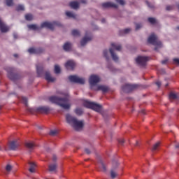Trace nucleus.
Masks as SVG:
<instances>
[{
    "label": "nucleus",
    "instance_id": "e2e57ef3",
    "mask_svg": "<svg viewBox=\"0 0 179 179\" xmlns=\"http://www.w3.org/2000/svg\"><path fill=\"white\" fill-rule=\"evenodd\" d=\"M0 150H2V147L0 146Z\"/></svg>",
    "mask_w": 179,
    "mask_h": 179
},
{
    "label": "nucleus",
    "instance_id": "49530a36",
    "mask_svg": "<svg viewBox=\"0 0 179 179\" xmlns=\"http://www.w3.org/2000/svg\"><path fill=\"white\" fill-rule=\"evenodd\" d=\"M148 8H151L152 9H153V8H155V5L151 4L150 3H149V1H145Z\"/></svg>",
    "mask_w": 179,
    "mask_h": 179
},
{
    "label": "nucleus",
    "instance_id": "864d4df0",
    "mask_svg": "<svg viewBox=\"0 0 179 179\" xmlns=\"http://www.w3.org/2000/svg\"><path fill=\"white\" fill-rule=\"evenodd\" d=\"M171 9H173V6H166V10H171Z\"/></svg>",
    "mask_w": 179,
    "mask_h": 179
},
{
    "label": "nucleus",
    "instance_id": "4be33fe9",
    "mask_svg": "<svg viewBox=\"0 0 179 179\" xmlns=\"http://www.w3.org/2000/svg\"><path fill=\"white\" fill-rule=\"evenodd\" d=\"M94 90H101L103 93H106V92H108V87L105 85H99Z\"/></svg>",
    "mask_w": 179,
    "mask_h": 179
},
{
    "label": "nucleus",
    "instance_id": "393cba45",
    "mask_svg": "<svg viewBox=\"0 0 179 179\" xmlns=\"http://www.w3.org/2000/svg\"><path fill=\"white\" fill-rule=\"evenodd\" d=\"M29 164L30 166L29 171L30 173H35V171H36V164H34V162H29Z\"/></svg>",
    "mask_w": 179,
    "mask_h": 179
},
{
    "label": "nucleus",
    "instance_id": "ddd939ff",
    "mask_svg": "<svg viewBox=\"0 0 179 179\" xmlns=\"http://www.w3.org/2000/svg\"><path fill=\"white\" fill-rule=\"evenodd\" d=\"M19 146H20V143L17 141H13L9 143L10 150H16Z\"/></svg>",
    "mask_w": 179,
    "mask_h": 179
},
{
    "label": "nucleus",
    "instance_id": "f03ea898",
    "mask_svg": "<svg viewBox=\"0 0 179 179\" xmlns=\"http://www.w3.org/2000/svg\"><path fill=\"white\" fill-rule=\"evenodd\" d=\"M66 120L68 124L71 125V127L76 129V131H80V129L83 128V121H79L76 117H74L69 114L66 115Z\"/></svg>",
    "mask_w": 179,
    "mask_h": 179
},
{
    "label": "nucleus",
    "instance_id": "a878e982",
    "mask_svg": "<svg viewBox=\"0 0 179 179\" xmlns=\"http://www.w3.org/2000/svg\"><path fill=\"white\" fill-rule=\"evenodd\" d=\"M44 69L41 66H36V72L38 73V76H41L43 75Z\"/></svg>",
    "mask_w": 179,
    "mask_h": 179
},
{
    "label": "nucleus",
    "instance_id": "39448f33",
    "mask_svg": "<svg viewBox=\"0 0 179 179\" xmlns=\"http://www.w3.org/2000/svg\"><path fill=\"white\" fill-rule=\"evenodd\" d=\"M8 73V78L13 80V82H16V80L20 79V75L15 73V69L11 67H6L5 69Z\"/></svg>",
    "mask_w": 179,
    "mask_h": 179
},
{
    "label": "nucleus",
    "instance_id": "20e7f679",
    "mask_svg": "<svg viewBox=\"0 0 179 179\" xmlns=\"http://www.w3.org/2000/svg\"><path fill=\"white\" fill-rule=\"evenodd\" d=\"M83 106L84 107L91 108V110H94V111H96L97 113H100V111H101V105L97 104L94 102L85 101L83 103Z\"/></svg>",
    "mask_w": 179,
    "mask_h": 179
},
{
    "label": "nucleus",
    "instance_id": "2eb2a0df",
    "mask_svg": "<svg viewBox=\"0 0 179 179\" xmlns=\"http://www.w3.org/2000/svg\"><path fill=\"white\" fill-rule=\"evenodd\" d=\"M44 52V50L41 48H30L28 50V52H29V54H41Z\"/></svg>",
    "mask_w": 179,
    "mask_h": 179
},
{
    "label": "nucleus",
    "instance_id": "de8ad7c7",
    "mask_svg": "<svg viewBox=\"0 0 179 179\" xmlns=\"http://www.w3.org/2000/svg\"><path fill=\"white\" fill-rule=\"evenodd\" d=\"M142 27V24H136V30H139Z\"/></svg>",
    "mask_w": 179,
    "mask_h": 179
},
{
    "label": "nucleus",
    "instance_id": "423d86ee",
    "mask_svg": "<svg viewBox=\"0 0 179 179\" xmlns=\"http://www.w3.org/2000/svg\"><path fill=\"white\" fill-rule=\"evenodd\" d=\"M111 47L112 48L109 49L111 57H112L113 61H115V62H117L118 56H117V55L115 53H114V50H116V51H121V48H122V47L121 46V45H117L114 43H111Z\"/></svg>",
    "mask_w": 179,
    "mask_h": 179
},
{
    "label": "nucleus",
    "instance_id": "b1692460",
    "mask_svg": "<svg viewBox=\"0 0 179 179\" xmlns=\"http://www.w3.org/2000/svg\"><path fill=\"white\" fill-rule=\"evenodd\" d=\"M69 6L72 9H78L79 2H78V1H71V2L69 3Z\"/></svg>",
    "mask_w": 179,
    "mask_h": 179
},
{
    "label": "nucleus",
    "instance_id": "0e129e2a",
    "mask_svg": "<svg viewBox=\"0 0 179 179\" xmlns=\"http://www.w3.org/2000/svg\"><path fill=\"white\" fill-rule=\"evenodd\" d=\"M167 86H169V84H166V87H167Z\"/></svg>",
    "mask_w": 179,
    "mask_h": 179
},
{
    "label": "nucleus",
    "instance_id": "6ab92c4d",
    "mask_svg": "<svg viewBox=\"0 0 179 179\" xmlns=\"http://www.w3.org/2000/svg\"><path fill=\"white\" fill-rule=\"evenodd\" d=\"M92 38H93L92 36L84 37L80 41V44L82 45V47H85V45H86V44H87V43H89V41H92Z\"/></svg>",
    "mask_w": 179,
    "mask_h": 179
},
{
    "label": "nucleus",
    "instance_id": "c756f323",
    "mask_svg": "<svg viewBox=\"0 0 179 179\" xmlns=\"http://www.w3.org/2000/svg\"><path fill=\"white\" fill-rule=\"evenodd\" d=\"M57 170V164H52L49 165V171H56Z\"/></svg>",
    "mask_w": 179,
    "mask_h": 179
},
{
    "label": "nucleus",
    "instance_id": "473e14b6",
    "mask_svg": "<svg viewBox=\"0 0 179 179\" xmlns=\"http://www.w3.org/2000/svg\"><path fill=\"white\" fill-rule=\"evenodd\" d=\"M71 34L72 36H73L74 37H76L78 36H80V32H79L78 30L77 29H73L72 31H71Z\"/></svg>",
    "mask_w": 179,
    "mask_h": 179
},
{
    "label": "nucleus",
    "instance_id": "c03bdc74",
    "mask_svg": "<svg viewBox=\"0 0 179 179\" xmlns=\"http://www.w3.org/2000/svg\"><path fill=\"white\" fill-rule=\"evenodd\" d=\"M117 3H120V5H125V1L124 0H115Z\"/></svg>",
    "mask_w": 179,
    "mask_h": 179
},
{
    "label": "nucleus",
    "instance_id": "72a5a7b5",
    "mask_svg": "<svg viewBox=\"0 0 179 179\" xmlns=\"http://www.w3.org/2000/svg\"><path fill=\"white\" fill-rule=\"evenodd\" d=\"M28 28L31 30H38V29H40V27H37L36 24H29Z\"/></svg>",
    "mask_w": 179,
    "mask_h": 179
},
{
    "label": "nucleus",
    "instance_id": "09e8293b",
    "mask_svg": "<svg viewBox=\"0 0 179 179\" xmlns=\"http://www.w3.org/2000/svg\"><path fill=\"white\" fill-rule=\"evenodd\" d=\"M28 110L29 111V113H31V114H34V112L36 111V109L33 108H30L28 109Z\"/></svg>",
    "mask_w": 179,
    "mask_h": 179
},
{
    "label": "nucleus",
    "instance_id": "a19ab883",
    "mask_svg": "<svg viewBox=\"0 0 179 179\" xmlns=\"http://www.w3.org/2000/svg\"><path fill=\"white\" fill-rule=\"evenodd\" d=\"M148 22L150 23H151V24H155V23H156V19H155L153 17H149L148 18Z\"/></svg>",
    "mask_w": 179,
    "mask_h": 179
},
{
    "label": "nucleus",
    "instance_id": "bb28decb",
    "mask_svg": "<svg viewBox=\"0 0 179 179\" xmlns=\"http://www.w3.org/2000/svg\"><path fill=\"white\" fill-rule=\"evenodd\" d=\"M25 146L28 149L33 150L34 148V146H36V145L33 142H27L25 143Z\"/></svg>",
    "mask_w": 179,
    "mask_h": 179
},
{
    "label": "nucleus",
    "instance_id": "c85d7f7f",
    "mask_svg": "<svg viewBox=\"0 0 179 179\" xmlns=\"http://www.w3.org/2000/svg\"><path fill=\"white\" fill-rule=\"evenodd\" d=\"M66 15L68 16V17H72L73 19H76V15L73 13L72 12L66 11Z\"/></svg>",
    "mask_w": 179,
    "mask_h": 179
},
{
    "label": "nucleus",
    "instance_id": "4c0bfd02",
    "mask_svg": "<svg viewBox=\"0 0 179 179\" xmlns=\"http://www.w3.org/2000/svg\"><path fill=\"white\" fill-rule=\"evenodd\" d=\"M25 19H26V20H29V21L33 20V15H31V14L25 15Z\"/></svg>",
    "mask_w": 179,
    "mask_h": 179
},
{
    "label": "nucleus",
    "instance_id": "c9c22d12",
    "mask_svg": "<svg viewBox=\"0 0 179 179\" xmlns=\"http://www.w3.org/2000/svg\"><path fill=\"white\" fill-rule=\"evenodd\" d=\"M103 57L106 59V61H108V59H110V57H108V50H103Z\"/></svg>",
    "mask_w": 179,
    "mask_h": 179
},
{
    "label": "nucleus",
    "instance_id": "680f3d73",
    "mask_svg": "<svg viewBox=\"0 0 179 179\" xmlns=\"http://www.w3.org/2000/svg\"><path fill=\"white\" fill-rule=\"evenodd\" d=\"M176 149H178V148H179V144H177V145H176Z\"/></svg>",
    "mask_w": 179,
    "mask_h": 179
},
{
    "label": "nucleus",
    "instance_id": "ea45409f",
    "mask_svg": "<svg viewBox=\"0 0 179 179\" xmlns=\"http://www.w3.org/2000/svg\"><path fill=\"white\" fill-rule=\"evenodd\" d=\"M7 6H12L13 5V0H6Z\"/></svg>",
    "mask_w": 179,
    "mask_h": 179
},
{
    "label": "nucleus",
    "instance_id": "dca6fc26",
    "mask_svg": "<svg viewBox=\"0 0 179 179\" xmlns=\"http://www.w3.org/2000/svg\"><path fill=\"white\" fill-rule=\"evenodd\" d=\"M76 65V64H75V62H73V60H69L65 64V67L66 68V69H71V71H73Z\"/></svg>",
    "mask_w": 179,
    "mask_h": 179
},
{
    "label": "nucleus",
    "instance_id": "3c124183",
    "mask_svg": "<svg viewBox=\"0 0 179 179\" xmlns=\"http://www.w3.org/2000/svg\"><path fill=\"white\" fill-rule=\"evenodd\" d=\"M120 145H124V143H125V141H124V139H120L118 141Z\"/></svg>",
    "mask_w": 179,
    "mask_h": 179
},
{
    "label": "nucleus",
    "instance_id": "603ef678",
    "mask_svg": "<svg viewBox=\"0 0 179 179\" xmlns=\"http://www.w3.org/2000/svg\"><path fill=\"white\" fill-rule=\"evenodd\" d=\"M155 84L158 87H160L162 86V83H160V81L156 82Z\"/></svg>",
    "mask_w": 179,
    "mask_h": 179
},
{
    "label": "nucleus",
    "instance_id": "bf43d9fd",
    "mask_svg": "<svg viewBox=\"0 0 179 179\" xmlns=\"http://www.w3.org/2000/svg\"><path fill=\"white\" fill-rule=\"evenodd\" d=\"M13 57H15V58H17V54H14Z\"/></svg>",
    "mask_w": 179,
    "mask_h": 179
},
{
    "label": "nucleus",
    "instance_id": "f3484780",
    "mask_svg": "<svg viewBox=\"0 0 179 179\" xmlns=\"http://www.w3.org/2000/svg\"><path fill=\"white\" fill-rule=\"evenodd\" d=\"M0 30L1 33H6V31H9V27L6 26L1 20H0Z\"/></svg>",
    "mask_w": 179,
    "mask_h": 179
},
{
    "label": "nucleus",
    "instance_id": "6e6d98bb",
    "mask_svg": "<svg viewBox=\"0 0 179 179\" xmlns=\"http://www.w3.org/2000/svg\"><path fill=\"white\" fill-rule=\"evenodd\" d=\"M167 61H169V60L165 59V60L162 61L161 62H162V65H165V64H167Z\"/></svg>",
    "mask_w": 179,
    "mask_h": 179
},
{
    "label": "nucleus",
    "instance_id": "69168bd1",
    "mask_svg": "<svg viewBox=\"0 0 179 179\" xmlns=\"http://www.w3.org/2000/svg\"><path fill=\"white\" fill-rule=\"evenodd\" d=\"M53 159L55 160V157H53Z\"/></svg>",
    "mask_w": 179,
    "mask_h": 179
},
{
    "label": "nucleus",
    "instance_id": "a211bd4d",
    "mask_svg": "<svg viewBox=\"0 0 179 179\" xmlns=\"http://www.w3.org/2000/svg\"><path fill=\"white\" fill-rule=\"evenodd\" d=\"M102 7L103 8H115V9H117L118 8V6L113 2H106L102 3Z\"/></svg>",
    "mask_w": 179,
    "mask_h": 179
},
{
    "label": "nucleus",
    "instance_id": "f704fd0d",
    "mask_svg": "<svg viewBox=\"0 0 179 179\" xmlns=\"http://www.w3.org/2000/svg\"><path fill=\"white\" fill-rule=\"evenodd\" d=\"M55 73L56 74L61 73V68H59V66L58 65L55 66Z\"/></svg>",
    "mask_w": 179,
    "mask_h": 179
},
{
    "label": "nucleus",
    "instance_id": "4d7b16f0",
    "mask_svg": "<svg viewBox=\"0 0 179 179\" xmlns=\"http://www.w3.org/2000/svg\"><path fill=\"white\" fill-rule=\"evenodd\" d=\"M80 2L81 3H86L87 1L86 0H81Z\"/></svg>",
    "mask_w": 179,
    "mask_h": 179
},
{
    "label": "nucleus",
    "instance_id": "f8f14e48",
    "mask_svg": "<svg viewBox=\"0 0 179 179\" xmlns=\"http://www.w3.org/2000/svg\"><path fill=\"white\" fill-rule=\"evenodd\" d=\"M112 166H113V169L110 170V177H111V178L114 179V178H115V177H117V176H118L117 172H115V171H114V169H117V167H118V166H120V163H118L117 161H113L112 162Z\"/></svg>",
    "mask_w": 179,
    "mask_h": 179
},
{
    "label": "nucleus",
    "instance_id": "cd10ccee",
    "mask_svg": "<svg viewBox=\"0 0 179 179\" xmlns=\"http://www.w3.org/2000/svg\"><path fill=\"white\" fill-rule=\"evenodd\" d=\"M131 31V29L127 28L124 30H120V36H123L124 34H128Z\"/></svg>",
    "mask_w": 179,
    "mask_h": 179
},
{
    "label": "nucleus",
    "instance_id": "5fc2aeb1",
    "mask_svg": "<svg viewBox=\"0 0 179 179\" xmlns=\"http://www.w3.org/2000/svg\"><path fill=\"white\" fill-rule=\"evenodd\" d=\"M85 153H87V155H90V150H89L88 148H86L85 150Z\"/></svg>",
    "mask_w": 179,
    "mask_h": 179
},
{
    "label": "nucleus",
    "instance_id": "e433bc0d",
    "mask_svg": "<svg viewBox=\"0 0 179 179\" xmlns=\"http://www.w3.org/2000/svg\"><path fill=\"white\" fill-rule=\"evenodd\" d=\"M169 99H171L172 100H176V99H178V96L175 93L171 92L169 94Z\"/></svg>",
    "mask_w": 179,
    "mask_h": 179
},
{
    "label": "nucleus",
    "instance_id": "79ce46f5",
    "mask_svg": "<svg viewBox=\"0 0 179 179\" xmlns=\"http://www.w3.org/2000/svg\"><path fill=\"white\" fill-rule=\"evenodd\" d=\"M58 134V131L57 130H51L50 132V135L52 136H54Z\"/></svg>",
    "mask_w": 179,
    "mask_h": 179
},
{
    "label": "nucleus",
    "instance_id": "052dcab7",
    "mask_svg": "<svg viewBox=\"0 0 179 179\" xmlns=\"http://www.w3.org/2000/svg\"><path fill=\"white\" fill-rule=\"evenodd\" d=\"M101 22H102V23H105L106 22V20L105 19H102Z\"/></svg>",
    "mask_w": 179,
    "mask_h": 179
},
{
    "label": "nucleus",
    "instance_id": "0eeeda50",
    "mask_svg": "<svg viewBox=\"0 0 179 179\" xmlns=\"http://www.w3.org/2000/svg\"><path fill=\"white\" fill-rule=\"evenodd\" d=\"M55 26H58L59 27L61 26V23L57 21H54L52 22H45L41 24V29L45 27L50 30H54V27H55Z\"/></svg>",
    "mask_w": 179,
    "mask_h": 179
},
{
    "label": "nucleus",
    "instance_id": "5701e85b",
    "mask_svg": "<svg viewBox=\"0 0 179 179\" xmlns=\"http://www.w3.org/2000/svg\"><path fill=\"white\" fill-rule=\"evenodd\" d=\"M99 170L100 171H103V173H106L107 171V167L103 161L99 162Z\"/></svg>",
    "mask_w": 179,
    "mask_h": 179
},
{
    "label": "nucleus",
    "instance_id": "338daca9",
    "mask_svg": "<svg viewBox=\"0 0 179 179\" xmlns=\"http://www.w3.org/2000/svg\"><path fill=\"white\" fill-rule=\"evenodd\" d=\"M178 30H179V27H177Z\"/></svg>",
    "mask_w": 179,
    "mask_h": 179
},
{
    "label": "nucleus",
    "instance_id": "58836bf2",
    "mask_svg": "<svg viewBox=\"0 0 179 179\" xmlns=\"http://www.w3.org/2000/svg\"><path fill=\"white\" fill-rule=\"evenodd\" d=\"M16 10H17V12L20 10H24V6L23 5H18L16 8Z\"/></svg>",
    "mask_w": 179,
    "mask_h": 179
},
{
    "label": "nucleus",
    "instance_id": "37998d69",
    "mask_svg": "<svg viewBox=\"0 0 179 179\" xmlns=\"http://www.w3.org/2000/svg\"><path fill=\"white\" fill-rule=\"evenodd\" d=\"M12 170V166L10 164H8L6 166V171L9 173V171H10Z\"/></svg>",
    "mask_w": 179,
    "mask_h": 179
},
{
    "label": "nucleus",
    "instance_id": "9b49d317",
    "mask_svg": "<svg viewBox=\"0 0 179 179\" xmlns=\"http://www.w3.org/2000/svg\"><path fill=\"white\" fill-rule=\"evenodd\" d=\"M89 82L91 86V89H93V86H96V85L100 82V77H99V76L92 75L90 77Z\"/></svg>",
    "mask_w": 179,
    "mask_h": 179
},
{
    "label": "nucleus",
    "instance_id": "4468645a",
    "mask_svg": "<svg viewBox=\"0 0 179 179\" xmlns=\"http://www.w3.org/2000/svg\"><path fill=\"white\" fill-rule=\"evenodd\" d=\"M36 113H41L42 114H47L50 113V108L47 106H41L36 109Z\"/></svg>",
    "mask_w": 179,
    "mask_h": 179
},
{
    "label": "nucleus",
    "instance_id": "aec40b11",
    "mask_svg": "<svg viewBox=\"0 0 179 179\" xmlns=\"http://www.w3.org/2000/svg\"><path fill=\"white\" fill-rule=\"evenodd\" d=\"M45 79H46L48 82H55V78H52L48 71L45 74Z\"/></svg>",
    "mask_w": 179,
    "mask_h": 179
},
{
    "label": "nucleus",
    "instance_id": "9d476101",
    "mask_svg": "<svg viewBox=\"0 0 179 179\" xmlns=\"http://www.w3.org/2000/svg\"><path fill=\"white\" fill-rule=\"evenodd\" d=\"M69 80L73 83H79L80 85H85V79L79 78L77 76H69Z\"/></svg>",
    "mask_w": 179,
    "mask_h": 179
},
{
    "label": "nucleus",
    "instance_id": "1a4fd4ad",
    "mask_svg": "<svg viewBox=\"0 0 179 179\" xmlns=\"http://www.w3.org/2000/svg\"><path fill=\"white\" fill-rule=\"evenodd\" d=\"M138 87V85H131V84H125L122 87V90L124 93H131L132 90H135Z\"/></svg>",
    "mask_w": 179,
    "mask_h": 179
},
{
    "label": "nucleus",
    "instance_id": "8fccbe9b",
    "mask_svg": "<svg viewBox=\"0 0 179 179\" xmlns=\"http://www.w3.org/2000/svg\"><path fill=\"white\" fill-rule=\"evenodd\" d=\"M173 62L174 64H177L178 65H179V59H177V58L173 59Z\"/></svg>",
    "mask_w": 179,
    "mask_h": 179
},
{
    "label": "nucleus",
    "instance_id": "7ed1b4c3",
    "mask_svg": "<svg viewBox=\"0 0 179 179\" xmlns=\"http://www.w3.org/2000/svg\"><path fill=\"white\" fill-rule=\"evenodd\" d=\"M148 42L150 44H152V45H155V51H157L159 48H162V42L159 41V39H157V36L155 34H152L149 36L148 39Z\"/></svg>",
    "mask_w": 179,
    "mask_h": 179
},
{
    "label": "nucleus",
    "instance_id": "774afa93",
    "mask_svg": "<svg viewBox=\"0 0 179 179\" xmlns=\"http://www.w3.org/2000/svg\"><path fill=\"white\" fill-rule=\"evenodd\" d=\"M136 145H138V143H136Z\"/></svg>",
    "mask_w": 179,
    "mask_h": 179
},
{
    "label": "nucleus",
    "instance_id": "7c9ffc66",
    "mask_svg": "<svg viewBox=\"0 0 179 179\" xmlns=\"http://www.w3.org/2000/svg\"><path fill=\"white\" fill-rule=\"evenodd\" d=\"M159 146H160V142L156 143L152 148V152H156L159 149Z\"/></svg>",
    "mask_w": 179,
    "mask_h": 179
},
{
    "label": "nucleus",
    "instance_id": "412c9836",
    "mask_svg": "<svg viewBox=\"0 0 179 179\" xmlns=\"http://www.w3.org/2000/svg\"><path fill=\"white\" fill-rule=\"evenodd\" d=\"M71 48H72V43H71L66 42L63 45V50H64V51H71Z\"/></svg>",
    "mask_w": 179,
    "mask_h": 179
},
{
    "label": "nucleus",
    "instance_id": "2f4dec72",
    "mask_svg": "<svg viewBox=\"0 0 179 179\" xmlns=\"http://www.w3.org/2000/svg\"><path fill=\"white\" fill-rule=\"evenodd\" d=\"M75 113L77 114V115H82V114H83V110L80 108H77L75 110Z\"/></svg>",
    "mask_w": 179,
    "mask_h": 179
},
{
    "label": "nucleus",
    "instance_id": "f257e3e1",
    "mask_svg": "<svg viewBox=\"0 0 179 179\" xmlns=\"http://www.w3.org/2000/svg\"><path fill=\"white\" fill-rule=\"evenodd\" d=\"M49 101H51V103L58 104V106H60V107L64 108V110H69V108H71V104L68 103V101H69V99H68V97L59 98L53 96L49 97Z\"/></svg>",
    "mask_w": 179,
    "mask_h": 179
},
{
    "label": "nucleus",
    "instance_id": "a18cd8bd",
    "mask_svg": "<svg viewBox=\"0 0 179 179\" xmlns=\"http://www.w3.org/2000/svg\"><path fill=\"white\" fill-rule=\"evenodd\" d=\"M22 100L23 103L25 104V106H27V98L25 96H22Z\"/></svg>",
    "mask_w": 179,
    "mask_h": 179
},
{
    "label": "nucleus",
    "instance_id": "6e6552de",
    "mask_svg": "<svg viewBox=\"0 0 179 179\" xmlns=\"http://www.w3.org/2000/svg\"><path fill=\"white\" fill-rule=\"evenodd\" d=\"M148 61H149V57L146 56H138L136 58V62L140 66H146Z\"/></svg>",
    "mask_w": 179,
    "mask_h": 179
},
{
    "label": "nucleus",
    "instance_id": "13d9d810",
    "mask_svg": "<svg viewBox=\"0 0 179 179\" xmlns=\"http://www.w3.org/2000/svg\"><path fill=\"white\" fill-rule=\"evenodd\" d=\"M13 37H14V38H17V35L16 34H14Z\"/></svg>",
    "mask_w": 179,
    "mask_h": 179
}]
</instances>
